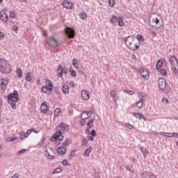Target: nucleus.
Returning a JSON list of instances; mask_svg holds the SVG:
<instances>
[{
    "mask_svg": "<svg viewBox=\"0 0 178 178\" xmlns=\"http://www.w3.org/2000/svg\"><path fill=\"white\" fill-rule=\"evenodd\" d=\"M58 131H56L54 136L53 138L55 140H58V141L63 140V138H65V136H63V133H66L70 130V128L69 127V125L61 122L60 123L57 127H56Z\"/></svg>",
    "mask_w": 178,
    "mask_h": 178,
    "instance_id": "nucleus-1",
    "label": "nucleus"
},
{
    "mask_svg": "<svg viewBox=\"0 0 178 178\" xmlns=\"http://www.w3.org/2000/svg\"><path fill=\"white\" fill-rule=\"evenodd\" d=\"M122 41L125 42L127 48L131 51H137L140 49V46L141 45L140 42H137V40H136L133 35L123 38Z\"/></svg>",
    "mask_w": 178,
    "mask_h": 178,
    "instance_id": "nucleus-2",
    "label": "nucleus"
},
{
    "mask_svg": "<svg viewBox=\"0 0 178 178\" xmlns=\"http://www.w3.org/2000/svg\"><path fill=\"white\" fill-rule=\"evenodd\" d=\"M0 73L1 74H10V73H12V65L3 58L0 59Z\"/></svg>",
    "mask_w": 178,
    "mask_h": 178,
    "instance_id": "nucleus-3",
    "label": "nucleus"
},
{
    "mask_svg": "<svg viewBox=\"0 0 178 178\" xmlns=\"http://www.w3.org/2000/svg\"><path fill=\"white\" fill-rule=\"evenodd\" d=\"M7 101L13 109H16V102H19V92L15 90L13 93H10Z\"/></svg>",
    "mask_w": 178,
    "mask_h": 178,
    "instance_id": "nucleus-4",
    "label": "nucleus"
},
{
    "mask_svg": "<svg viewBox=\"0 0 178 178\" xmlns=\"http://www.w3.org/2000/svg\"><path fill=\"white\" fill-rule=\"evenodd\" d=\"M45 43L51 48H59V47H60V42H59L58 40L55 38L54 35L48 37L45 40Z\"/></svg>",
    "mask_w": 178,
    "mask_h": 178,
    "instance_id": "nucleus-5",
    "label": "nucleus"
},
{
    "mask_svg": "<svg viewBox=\"0 0 178 178\" xmlns=\"http://www.w3.org/2000/svg\"><path fill=\"white\" fill-rule=\"evenodd\" d=\"M170 65L173 73H178V60L175 56H170L169 58Z\"/></svg>",
    "mask_w": 178,
    "mask_h": 178,
    "instance_id": "nucleus-6",
    "label": "nucleus"
},
{
    "mask_svg": "<svg viewBox=\"0 0 178 178\" xmlns=\"http://www.w3.org/2000/svg\"><path fill=\"white\" fill-rule=\"evenodd\" d=\"M149 23H150L151 26L154 27V29H159V27H161V26H158V24H159V19L155 17L154 14H150L149 16Z\"/></svg>",
    "mask_w": 178,
    "mask_h": 178,
    "instance_id": "nucleus-7",
    "label": "nucleus"
},
{
    "mask_svg": "<svg viewBox=\"0 0 178 178\" xmlns=\"http://www.w3.org/2000/svg\"><path fill=\"white\" fill-rule=\"evenodd\" d=\"M65 33L68 38H74V35H76L74 30L68 26L65 29Z\"/></svg>",
    "mask_w": 178,
    "mask_h": 178,
    "instance_id": "nucleus-8",
    "label": "nucleus"
},
{
    "mask_svg": "<svg viewBox=\"0 0 178 178\" xmlns=\"http://www.w3.org/2000/svg\"><path fill=\"white\" fill-rule=\"evenodd\" d=\"M92 115H94V111H84L81 115V120H86V119H90V118H91V116H92Z\"/></svg>",
    "mask_w": 178,
    "mask_h": 178,
    "instance_id": "nucleus-9",
    "label": "nucleus"
},
{
    "mask_svg": "<svg viewBox=\"0 0 178 178\" xmlns=\"http://www.w3.org/2000/svg\"><path fill=\"white\" fill-rule=\"evenodd\" d=\"M158 86L159 88L161 90V91H165L166 88V81L163 78H159L158 79Z\"/></svg>",
    "mask_w": 178,
    "mask_h": 178,
    "instance_id": "nucleus-10",
    "label": "nucleus"
},
{
    "mask_svg": "<svg viewBox=\"0 0 178 178\" xmlns=\"http://www.w3.org/2000/svg\"><path fill=\"white\" fill-rule=\"evenodd\" d=\"M138 72L142 74V76L143 77V79H145L146 80L147 79H149V74L147 69L142 67L138 69Z\"/></svg>",
    "mask_w": 178,
    "mask_h": 178,
    "instance_id": "nucleus-11",
    "label": "nucleus"
},
{
    "mask_svg": "<svg viewBox=\"0 0 178 178\" xmlns=\"http://www.w3.org/2000/svg\"><path fill=\"white\" fill-rule=\"evenodd\" d=\"M166 63V60L163 58H161L160 60H159L156 63V69L159 71L161 72V69H162V67H163L162 65Z\"/></svg>",
    "mask_w": 178,
    "mask_h": 178,
    "instance_id": "nucleus-12",
    "label": "nucleus"
},
{
    "mask_svg": "<svg viewBox=\"0 0 178 178\" xmlns=\"http://www.w3.org/2000/svg\"><path fill=\"white\" fill-rule=\"evenodd\" d=\"M138 97L140 98V99L138 100V102H136V106L137 108H141L143 107V106L144 105V97H145V95H143L141 93H139Z\"/></svg>",
    "mask_w": 178,
    "mask_h": 178,
    "instance_id": "nucleus-13",
    "label": "nucleus"
},
{
    "mask_svg": "<svg viewBox=\"0 0 178 178\" xmlns=\"http://www.w3.org/2000/svg\"><path fill=\"white\" fill-rule=\"evenodd\" d=\"M48 108H49V106L47 105V102H43L40 106L41 113H44V114L47 113V111H48Z\"/></svg>",
    "mask_w": 178,
    "mask_h": 178,
    "instance_id": "nucleus-14",
    "label": "nucleus"
},
{
    "mask_svg": "<svg viewBox=\"0 0 178 178\" xmlns=\"http://www.w3.org/2000/svg\"><path fill=\"white\" fill-rule=\"evenodd\" d=\"M67 151V147H66V146H61L57 149V152L59 155H65Z\"/></svg>",
    "mask_w": 178,
    "mask_h": 178,
    "instance_id": "nucleus-15",
    "label": "nucleus"
},
{
    "mask_svg": "<svg viewBox=\"0 0 178 178\" xmlns=\"http://www.w3.org/2000/svg\"><path fill=\"white\" fill-rule=\"evenodd\" d=\"M0 19L2 22H4V23H6V22H8V16L6 13H3V11H1Z\"/></svg>",
    "mask_w": 178,
    "mask_h": 178,
    "instance_id": "nucleus-16",
    "label": "nucleus"
},
{
    "mask_svg": "<svg viewBox=\"0 0 178 178\" xmlns=\"http://www.w3.org/2000/svg\"><path fill=\"white\" fill-rule=\"evenodd\" d=\"M62 5L64 6V8H66V9H72L73 4L69 1L65 0L62 2Z\"/></svg>",
    "mask_w": 178,
    "mask_h": 178,
    "instance_id": "nucleus-17",
    "label": "nucleus"
},
{
    "mask_svg": "<svg viewBox=\"0 0 178 178\" xmlns=\"http://www.w3.org/2000/svg\"><path fill=\"white\" fill-rule=\"evenodd\" d=\"M57 76L58 77H62V76H63V67L60 65L58 66Z\"/></svg>",
    "mask_w": 178,
    "mask_h": 178,
    "instance_id": "nucleus-18",
    "label": "nucleus"
},
{
    "mask_svg": "<svg viewBox=\"0 0 178 178\" xmlns=\"http://www.w3.org/2000/svg\"><path fill=\"white\" fill-rule=\"evenodd\" d=\"M81 96H82V98L85 99V101H88V99H90V95L88 94V91L82 90Z\"/></svg>",
    "mask_w": 178,
    "mask_h": 178,
    "instance_id": "nucleus-19",
    "label": "nucleus"
},
{
    "mask_svg": "<svg viewBox=\"0 0 178 178\" xmlns=\"http://www.w3.org/2000/svg\"><path fill=\"white\" fill-rule=\"evenodd\" d=\"M46 87H47L48 90L51 91L52 88H54V85L52 84V82L49 79L46 80Z\"/></svg>",
    "mask_w": 178,
    "mask_h": 178,
    "instance_id": "nucleus-20",
    "label": "nucleus"
},
{
    "mask_svg": "<svg viewBox=\"0 0 178 178\" xmlns=\"http://www.w3.org/2000/svg\"><path fill=\"white\" fill-rule=\"evenodd\" d=\"M92 151V147H89L83 153V156H88L90 155V152Z\"/></svg>",
    "mask_w": 178,
    "mask_h": 178,
    "instance_id": "nucleus-21",
    "label": "nucleus"
},
{
    "mask_svg": "<svg viewBox=\"0 0 178 178\" xmlns=\"http://www.w3.org/2000/svg\"><path fill=\"white\" fill-rule=\"evenodd\" d=\"M86 125L88 126V127L90 129H91V127H94V119H89Z\"/></svg>",
    "mask_w": 178,
    "mask_h": 178,
    "instance_id": "nucleus-22",
    "label": "nucleus"
},
{
    "mask_svg": "<svg viewBox=\"0 0 178 178\" xmlns=\"http://www.w3.org/2000/svg\"><path fill=\"white\" fill-rule=\"evenodd\" d=\"M118 26H120V27H123V26H124V22H123V17H122L121 16L118 17Z\"/></svg>",
    "mask_w": 178,
    "mask_h": 178,
    "instance_id": "nucleus-23",
    "label": "nucleus"
},
{
    "mask_svg": "<svg viewBox=\"0 0 178 178\" xmlns=\"http://www.w3.org/2000/svg\"><path fill=\"white\" fill-rule=\"evenodd\" d=\"M118 19H119V18H118V16H116V15H113L110 18L111 23H118Z\"/></svg>",
    "mask_w": 178,
    "mask_h": 178,
    "instance_id": "nucleus-24",
    "label": "nucleus"
},
{
    "mask_svg": "<svg viewBox=\"0 0 178 178\" xmlns=\"http://www.w3.org/2000/svg\"><path fill=\"white\" fill-rule=\"evenodd\" d=\"M165 134H168L165 135V137H178V134L175 132V133H165Z\"/></svg>",
    "mask_w": 178,
    "mask_h": 178,
    "instance_id": "nucleus-25",
    "label": "nucleus"
},
{
    "mask_svg": "<svg viewBox=\"0 0 178 178\" xmlns=\"http://www.w3.org/2000/svg\"><path fill=\"white\" fill-rule=\"evenodd\" d=\"M160 74L161 76H166V74H168V71L162 67L160 70Z\"/></svg>",
    "mask_w": 178,
    "mask_h": 178,
    "instance_id": "nucleus-26",
    "label": "nucleus"
},
{
    "mask_svg": "<svg viewBox=\"0 0 178 178\" xmlns=\"http://www.w3.org/2000/svg\"><path fill=\"white\" fill-rule=\"evenodd\" d=\"M136 42H143V41H144V37H143V35H137L136 36Z\"/></svg>",
    "mask_w": 178,
    "mask_h": 178,
    "instance_id": "nucleus-27",
    "label": "nucleus"
},
{
    "mask_svg": "<svg viewBox=\"0 0 178 178\" xmlns=\"http://www.w3.org/2000/svg\"><path fill=\"white\" fill-rule=\"evenodd\" d=\"M72 143V140L70 139L67 138L65 140L64 143H63V147H66Z\"/></svg>",
    "mask_w": 178,
    "mask_h": 178,
    "instance_id": "nucleus-28",
    "label": "nucleus"
},
{
    "mask_svg": "<svg viewBox=\"0 0 178 178\" xmlns=\"http://www.w3.org/2000/svg\"><path fill=\"white\" fill-rule=\"evenodd\" d=\"M17 74L18 76V79H22L23 77V73L22 72V69L18 68L17 70Z\"/></svg>",
    "mask_w": 178,
    "mask_h": 178,
    "instance_id": "nucleus-29",
    "label": "nucleus"
},
{
    "mask_svg": "<svg viewBox=\"0 0 178 178\" xmlns=\"http://www.w3.org/2000/svg\"><path fill=\"white\" fill-rule=\"evenodd\" d=\"M62 90L64 94H69V87L67 85H64Z\"/></svg>",
    "mask_w": 178,
    "mask_h": 178,
    "instance_id": "nucleus-30",
    "label": "nucleus"
},
{
    "mask_svg": "<svg viewBox=\"0 0 178 178\" xmlns=\"http://www.w3.org/2000/svg\"><path fill=\"white\" fill-rule=\"evenodd\" d=\"M20 140H22V141L24 140V138H27V136H26V133H24V131H22L20 134Z\"/></svg>",
    "mask_w": 178,
    "mask_h": 178,
    "instance_id": "nucleus-31",
    "label": "nucleus"
},
{
    "mask_svg": "<svg viewBox=\"0 0 178 178\" xmlns=\"http://www.w3.org/2000/svg\"><path fill=\"white\" fill-rule=\"evenodd\" d=\"M72 65L74 66V67H75L76 69H77V67H79V64L77 63V59L74 58L72 60Z\"/></svg>",
    "mask_w": 178,
    "mask_h": 178,
    "instance_id": "nucleus-32",
    "label": "nucleus"
},
{
    "mask_svg": "<svg viewBox=\"0 0 178 178\" xmlns=\"http://www.w3.org/2000/svg\"><path fill=\"white\" fill-rule=\"evenodd\" d=\"M145 178H156L155 175L152 172H147L145 175Z\"/></svg>",
    "mask_w": 178,
    "mask_h": 178,
    "instance_id": "nucleus-33",
    "label": "nucleus"
},
{
    "mask_svg": "<svg viewBox=\"0 0 178 178\" xmlns=\"http://www.w3.org/2000/svg\"><path fill=\"white\" fill-rule=\"evenodd\" d=\"M1 86H8V79L3 78L1 79Z\"/></svg>",
    "mask_w": 178,
    "mask_h": 178,
    "instance_id": "nucleus-34",
    "label": "nucleus"
},
{
    "mask_svg": "<svg viewBox=\"0 0 178 178\" xmlns=\"http://www.w3.org/2000/svg\"><path fill=\"white\" fill-rule=\"evenodd\" d=\"M25 79L26 81H31V76H30V72H27L25 75Z\"/></svg>",
    "mask_w": 178,
    "mask_h": 178,
    "instance_id": "nucleus-35",
    "label": "nucleus"
},
{
    "mask_svg": "<svg viewBox=\"0 0 178 178\" xmlns=\"http://www.w3.org/2000/svg\"><path fill=\"white\" fill-rule=\"evenodd\" d=\"M46 155L48 158V159H54V158H55V156H54L53 155H51V154H49V152H48V150L45 151Z\"/></svg>",
    "mask_w": 178,
    "mask_h": 178,
    "instance_id": "nucleus-36",
    "label": "nucleus"
},
{
    "mask_svg": "<svg viewBox=\"0 0 178 178\" xmlns=\"http://www.w3.org/2000/svg\"><path fill=\"white\" fill-rule=\"evenodd\" d=\"M60 109L57 108L54 111V116H60Z\"/></svg>",
    "mask_w": 178,
    "mask_h": 178,
    "instance_id": "nucleus-37",
    "label": "nucleus"
},
{
    "mask_svg": "<svg viewBox=\"0 0 178 178\" xmlns=\"http://www.w3.org/2000/svg\"><path fill=\"white\" fill-rule=\"evenodd\" d=\"M70 73L71 76H72L73 77H76V71H74L73 70V67H72L70 68Z\"/></svg>",
    "mask_w": 178,
    "mask_h": 178,
    "instance_id": "nucleus-38",
    "label": "nucleus"
},
{
    "mask_svg": "<svg viewBox=\"0 0 178 178\" xmlns=\"http://www.w3.org/2000/svg\"><path fill=\"white\" fill-rule=\"evenodd\" d=\"M79 17L81 19H82L83 20H84V19H87V14H86L85 13H81L79 15Z\"/></svg>",
    "mask_w": 178,
    "mask_h": 178,
    "instance_id": "nucleus-39",
    "label": "nucleus"
},
{
    "mask_svg": "<svg viewBox=\"0 0 178 178\" xmlns=\"http://www.w3.org/2000/svg\"><path fill=\"white\" fill-rule=\"evenodd\" d=\"M108 5L111 8H113L115 6V0H109Z\"/></svg>",
    "mask_w": 178,
    "mask_h": 178,
    "instance_id": "nucleus-40",
    "label": "nucleus"
},
{
    "mask_svg": "<svg viewBox=\"0 0 178 178\" xmlns=\"http://www.w3.org/2000/svg\"><path fill=\"white\" fill-rule=\"evenodd\" d=\"M48 87L47 86H42L41 88V90L42 91V92L47 93L48 92Z\"/></svg>",
    "mask_w": 178,
    "mask_h": 178,
    "instance_id": "nucleus-41",
    "label": "nucleus"
},
{
    "mask_svg": "<svg viewBox=\"0 0 178 178\" xmlns=\"http://www.w3.org/2000/svg\"><path fill=\"white\" fill-rule=\"evenodd\" d=\"M90 136H92V137H97V131H95V129L90 131Z\"/></svg>",
    "mask_w": 178,
    "mask_h": 178,
    "instance_id": "nucleus-42",
    "label": "nucleus"
},
{
    "mask_svg": "<svg viewBox=\"0 0 178 178\" xmlns=\"http://www.w3.org/2000/svg\"><path fill=\"white\" fill-rule=\"evenodd\" d=\"M138 116L139 120H141L142 119H143V120L145 122L146 120L145 117H144V115H143L140 113H139Z\"/></svg>",
    "mask_w": 178,
    "mask_h": 178,
    "instance_id": "nucleus-43",
    "label": "nucleus"
},
{
    "mask_svg": "<svg viewBox=\"0 0 178 178\" xmlns=\"http://www.w3.org/2000/svg\"><path fill=\"white\" fill-rule=\"evenodd\" d=\"M74 155H76V151L73 150L71 152V154L69 156V159H72Z\"/></svg>",
    "mask_w": 178,
    "mask_h": 178,
    "instance_id": "nucleus-44",
    "label": "nucleus"
},
{
    "mask_svg": "<svg viewBox=\"0 0 178 178\" xmlns=\"http://www.w3.org/2000/svg\"><path fill=\"white\" fill-rule=\"evenodd\" d=\"M26 151H27V149H21L18 152V155H23V154H25Z\"/></svg>",
    "mask_w": 178,
    "mask_h": 178,
    "instance_id": "nucleus-45",
    "label": "nucleus"
},
{
    "mask_svg": "<svg viewBox=\"0 0 178 178\" xmlns=\"http://www.w3.org/2000/svg\"><path fill=\"white\" fill-rule=\"evenodd\" d=\"M60 168H57L56 169H54V170L53 171V174H55V173H60Z\"/></svg>",
    "mask_w": 178,
    "mask_h": 178,
    "instance_id": "nucleus-46",
    "label": "nucleus"
},
{
    "mask_svg": "<svg viewBox=\"0 0 178 178\" xmlns=\"http://www.w3.org/2000/svg\"><path fill=\"white\" fill-rule=\"evenodd\" d=\"M162 102L163 104H169V100L167 98L164 97V98L162 99Z\"/></svg>",
    "mask_w": 178,
    "mask_h": 178,
    "instance_id": "nucleus-47",
    "label": "nucleus"
},
{
    "mask_svg": "<svg viewBox=\"0 0 178 178\" xmlns=\"http://www.w3.org/2000/svg\"><path fill=\"white\" fill-rule=\"evenodd\" d=\"M10 17H11V19H15V17H16V14L13 12L10 13Z\"/></svg>",
    "mask_w": 178,
    "mask_h": 178,
    "instance_id": "nucleus-48",
    "label": "nucleus"
},
{
    "mask_svg": "<svg viewBox=\"0 0 178 178\" xmlns=\"http://www.w3.org/2000/svg\"><path fill=\"white\" fill-rule=\"evenodd\" d=\"M82 143L85 147H87V143H88V141L87 140L86 138H83L82 140Z\"/></svg>",
    "mask_w": 178,
    "mask_h": 178,
    "instance_id": "nucleus-49",
    "label": "nucleus"
},
{
    "mask_svg": "<svg viewBox=\"0 0 178 178\" xmlns=\"http://www.w3.org/2000/svg\"><path fill=\"white\" fill-rule=\"evenodd\" d=\"M110 95H111V97H115V96H116V92H115V90H111V91L110 92Z\"/></svg>",
    "mask_w": 178,
    "mask_h": 178,
    "instance_id": "nucleus-50",
    "label": "nucleus"
},
{
    "mask_svg": "<svg viewBox=\"0 0 178 178\" xmlns=\"http://www.w3.org/2000/svg\"><path fill=\"white\" fill-rule=\"evenodd\" d=\"M67 72H68L67 68H66V67H64L63 68V73L64 74H67Z\"/></svg>",
    "mask_w": 178,
    "mask_h": 178,
    "instance_id": "nucleus-51",
    "label": "nucleus"
},
{
    "mask_svg": "<svg viewBox=\"0 0 178 178\" xmlns=\"http://www.w3.org/2000/svg\"><path fill=\"white\" fill-rule=\"evenodd\" d=\"M127 94H129V95H133L134 94V92L133 90H125Z\"/></svg>",
    "mask_w": 178,
    "mask_h": 178,
    "instance_id": "nucleus-52",
    "label": "nucleus"
},
{
    "mask_svg": "<svg viewBox=\"0 0 178 178\" xmlns=\"http://www.w3.org/2000/svg\"><path fill=\"white\" fill-rule=\"evenodd\" d=\"M62 163L64 166H67V161L66 159L63 160Z\"/></svg>",
    "mask_w": 178,
    "mask_h": 178,
    "instance_id": "nucleus-53",
    "label": "nucleus"
},
{
    "mask_svg": "<svg viewBox=\"0 0 178 178\" xmlns=\"http://www.w3.org/2000/svg\"><path fill=\"white\" fill-rule=\"evenodd\" d=\"M15 140H17V137H16V136L10 138V141L11 143L15 141Z\"/></svg>",
    "mask_w": 178,
    "mask_h": 178,
    "instance_id": "nucleus-54",
    "label": "nucleus"
},
{
    "mask_svg": "<svg viewBox=\"0 0 178 178\" xmlns=\"http://www.w3.org/2000/svg\"><path fill=\"white\" fill-rule=\"evenodd\" d=\"M127 127H128V129H129V130H131V129H133V125L130 124V123H127Z\"/></svg>",
    "mask_w": 178,
    "mask_h": 178,
    "instance_id": "nucleus-55",
    "label": "nucleus"
},
{
    "mask_svg": "<svg viewBox=\"0 0 178 178\" xmlns=\"http://www.w3.org/2000/svg\"><path fill=\"white\" fill-rule=\"evenodd\" d=\"M31 134V130H28L27 132L25 134V136H26V138L29 137Z\"/></svg>",
    "mask_w": 178,
    "mask_h": 178,
    "instance_id": "nucleus-56",
    "label": "nucleus"
},
{
    "mask_svg": "<svg viewBox=\"0 0 178 178\" xmlns=\"http://www.w3.org/2000/svg\"><path fill=\"white\" fill-rule=\"evenodd\" d=\"M20 175L17 173H15L14 175L11 177V178H19Z\"/></svg>",
    "mask_w": 178,
    "mask_h": 178,
    "instance_id": "nucleus-57",
    "label": "nucleus"
},
{
    "mask_svg": "<svg viewBox=\"0 0 178 178\" xmlns=\"http://www.w3.org/2000/svg\"><path fill=\"white\" fill-rule=\"evenodd\" d=\"M3 38H5L3 33L0 32V40H3Z\"/></svg>",
    "mask_w": 178,
    "mask_h": 178,
    "instance_id": "nucleus-58",
    "label": "nucleus"
},
{
    "mask_svg": "<svg viewBox=\"0 0 178 178\" xmlns=\"http://www.w3.org/2000/svg\"><path fill=\"white\" fill-rule=\"evenodd\" d=\"M87 139L90 140V141H93L94 140V136H88Z\"/></svg>",
    "mask_w": 178,
    "mask_h": 178,
    "instance_id": "nucleus-59",
    "label": "nucleus"
},
{
    "mask_svg": "<svg viewBox=\"0 0 178 178\" xmlns=\"http://www.w3.org/2000/svg\"><path fill=\"white\" fill-rule=\"evenodd\" d=\"M29 130H31V133H33H33H35L36 134L38 133V131H37L35 129H34V128H31Z\"/></svg>",
    "mask_w": 178,
    "mask_h": 178,
    "instance_id": "nucleus-60",
    "label": "nucleus"
},
{
    "mask_svg": "<svg viewBox=\"0 0 178 178\" xmlns=\"http://www.w3.org/2000/svg\"><path fill=\"white\" fill-rule=\"evenodd\" d=\"M81 126H84V124H86V120H82L81 121Z\"/></svg>",
    "mask_w": 178,
    "mask_h": 178,
    "instance_id": "nucleus-61",
    "label": "nucleus"
},
{
    "mask_svg": "<svg viewBox=\"0 0 178 178\" xmlns=\"http://www.w3.org/2000/svg\"><path fill=\"white\" fill-rule=\"evenodd\" d=\"M13 29L15 31H17V30H19V27H17V26H14Z\"/></svg>",
    "mask_w": 178,
    "mask_h": 178,
    "instance_id": "nucleus-62",
    "label": "nucleus"
},
{
    "mask_svg": "<svg viewBox=\"0 0 178 178\" xmlns=\"http://www.w3.org/2000/svg\"><path fill=\"white\" fill-rule=\"evenodd\" d=\"M140 113H134L133 115L135 116V118H138Z\"/></svg>",
    "mask_w": 178,
    "mask_h": 178,
    "instance_id": "nucleus-63",
    "label": "nucleus"
},
{
    "mask_svg": "<svg viewBox=\"0 0 178 178\" xmlns=\"http://www.w3.org/2000/svg\"><path fill=\"white\" fill-rule=\"evenodd\" d=\"M126 169H127V170H129V172H131V169L130 168V165H127Z\"/></svg>",
    "mask_w": 178,
    "mask_h": 178,
    "instance_id": "nucleus-64",
    "label": "nucleus"
}]
</instances>
